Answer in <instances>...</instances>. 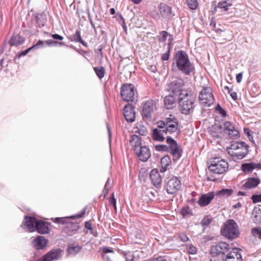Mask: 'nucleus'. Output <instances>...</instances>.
Here are the masks:
<instances>
[{
	"mask_svg": "<svg viewBox=\"0 0 261 261\" xmlns=\"http://www.w3.org/2000/svg\"><path fill=\"white\" fill-rule=\"evenodd\" d=\"M224 261H243L240 250L233 248L229 250L226 255L223 256Z\"/></svg>",
	"mask_w": 261,
	"mask_h": 261,
	"instance_id": "obj_13",
	"label": "nucleus"
},
{
	"mask_svg": "<svg viewBox=\"0 0 261 261\" xmlns=\"http://www.w3.org/2000/svg\"><path fill=\"white\" fill-rule=\"evenodd\" d=\"M120 94L123 100L126 101H134L137 98L136 89L131 84H123L121 88Z\"/></svg>",
	"mask_w": 261,
	"mask_h": 261,
	"instance_id": "obj_7",
	"label": "nucleus"
},
{
	"mask_svg": "<svg viewBox=\"0 0 261 261\" xmlns=\"http://www.w3.org/2000/svg\"><path fill=\"white\" fill-rule=\"evenodd\" d=\"M44 15L42 14H38L36 16V18L37 19V22L38 23V25L39 27H43L44 25V23L45 21L43 18Z\"/></svg>",
	"mask_w": 261,
	"mask_h": 261,
	"instance_id": "obj_40",
	"label": "nucleus"
},
{
	"mask_svg": "<svg viewBox=\"0 0 261 261\" xmlns=\"http://www.w3.org/2000/svg\"><path fill=\"white\" fill-rule=\"evenodd\" d=\"M130 145L134 147V150L136 148H139L141 146V138L137 135H133L131 136L129 140Z\"/></svg>",
	"mask_w": 261,
	"mask_h": 261,
	"instance_id": "obj_31",
	"label": "nucleus"
},
{
	"mask_svg": "<svg viewBox=\"0 0 261 261\" xmlns=\"http://www.w3.org/2000/svg\"><path fill=\"white\" fill-rule=\"evenodd\" d=\"M152 261H166L165 259L163 258L162 257H158L155 259H154Z\"/></svg>",
	"mask_w": 261,
	"mask_h": 261,
	"instance_id": "obj_64",
	"label": "nucleus"
},
{
	"mask_svg": "<svg viewBox=\"0 0 261 261\" xmlns=\"http://www.w3.org/2000/svg\"><path fill=\"white\" fill-rule=\"evenodd\" d=\"M85 228H86L87 229H88L89 230H92V224L89 222H88V221L85 222Z\"/></svg>",
	"mask_w": 261,
	"mask_h": 261,
	"instance_id": "obj_60",
	"label": "nucleus"
},
{
	"mask_svg": "<svg viewBox=\"0 0 261 261\" xmlns=\"http://www.w3.org/2000/svg\"><path fill=\"white\" fill-rule=\"evenodd\" d=\"M228 168V163L224 159L215 158L211 161L208 166L210 172L215 174L224 173Z\"/></svg>",
	"mask_w": 261,
	"mask_h": 261,
	"instance_id": "obj_6",
	"label": "nucleus"
},
{
	"mask_svg": "<svg viewBox=\"0 0 261 261\" xmlns=\"http://www.w3.org/2000/svg\"><path fill=\"white\" fill-rule=\"evenodd\" d=\"M164 101L165 107L167 109H172L175 105V99L170 95L165 96Z\"/></svg>",
	"mask_w": 261,
	"mask_h": 261,
	"instance_id": "obj_30",
	"label": "nucleus"
},
{
	"mask_svg": "<svg viewBox=\"0 0 261 261\" xmlns=\"http://www.w3.org/2000/svg\"><path fill=\"white\" fill-rule=\"evenodd\" d=\"M230 96L233 100H237L238 99V95L236 92L231 91L229 93Z\"/></svg>",
	"mask_w": 261,
	"mask_h": 261,
	"instance_id": "obj_59",
	"label": "nucleus"
},
{
	"mask_svg": "<svg viewBox=\"0 0 261 261\" xmlns=\"http://www.w3.org/2000/svg\"><path fill=\"white\" fill-rule=\"evenodd\" d=\"M45 43L49 46H55L57 45L58 43L53 40H47L45 41Z\"/></svg>",
	"mask_w": 261,
	"mask_h": 261,
	"instance_id": "obj_55",
	"label": "nucleus"
},
{
	"mask_svg": "<svg viewBox=\"0 0 261 261\" xmlns=\"http://www.w3.org/2000/svg\"><path fill=\"white\" fill-rule=\"evenodd\" d=\"M180 240L183 242H186L189 241V238L186 234L182 233L179 235Z\"/></svg>",
	"mask_w": 261,
	"mask_h": 261,
	"instance_id": "obj_52",
	"label": "nucleus"
},
{
	"mask_svg": "<svg viewBox=\"0 0 261 261\" xmlns=\"http://www.w3.org/2000/svg\"><path fill=\"white\" fill-rule=\"evenodd\" d=\"M241 205H242L241 203L239 202L237 203L236 204L233 205V207L234 208H240L241 206Z\"/></svg>",
	"mask_w": 261,
	"mask_h": 261,
	"instance_id": "obj_63",
	"label": "nucleus"
},
{
	"mask_svg": "<svg viewBox=\"0 0 261 261\" xmlns=\"http://www.w3.org/2000/svg\"><path fill=\"white\" fill-rule=\"evenodd\" d=\"M39 220L34 217L25 216L23 223L24 229L29 232H34L36 230V224Z\"/></svg>",
	"mask_w": 261,
	"mask_h": 261,
	"instance_id": "obj_18",
	"label": "nucleus"
},
{
	"mask_svg": "<svg viewBox=\"0 0 261 261\" xmlns=\"http://www.w3.org/2000/svg\"><path fill=\"white\" fill-rule=\"evenodd\" d=\"M259 196V195H253L252 196L251 199L253 203L260 202V197Z\"/></svg>",
	"mask_w": 261,
	"mask_h": 261,
	"instance_id": "obj_51",
	"label": "nucleus"
},
{
	"mask_svg": "<svg viewBox=\"0 0 261 261\" xmlns=\"http://www.w3.org/2000/svg\"><path fill=\"white\" fill-rule=\"evenodd\" d=\"M50 224L42 220H39L36 224V230L39 233L46 234L50 231L49 225Z\"/></svg>",
	"mask_w": 261,
	"mask_h": 261,
	"instance_id": "obj_22",
	"label": "nucleus"
},
{
	"mask_svg": "<svg viewBox=\"0 0 261 261\" xmlns=\"http://www.w3.org/2000/svg\"><path fill=\"white\" fill-rule=\"evenodd\" d=\"M222 234L229 240H233L240 234L239 228L237 222L233 219L226 221L221 229Z\"/></svg>",
	"mask_w": 261,
	"mask_h": 261,
	"instance_id": "obj_5",
	"label": "nucleus"
},
{
	"mask_svg": "<svg viewBox=\"0 0 261 261\" xmlns=\"http://www.w3.org/2000/svg\"><path fill=\"white\" fill-rule=\"evenodd\" d=\"M230 250L229 245L225 242H221L213 246L211 249V254L213 256L222 254L223 256Z\"/></svg>",
	"mask_w": 261,
	"mask_h": 261,
	"instance_id": "obj_11",
	"label": "nucleus"
},
{
	"mask_svg": "<svg viewBox=\"0 0 261 261\" xmlns=\"http://www.w3.org/2000/svg\"><path fill=\"white\" fill-rule=\"evenodd\" d=\"M212 220L211 218L207 216L205 217L201 221V224L202 226H207L211 223Z\"/></svg>",
	"mask_w": 261,
	"mask_h": 261,
	"instance_id": "obj_45",
	"label": "nucleus"
},
{
	"mask_svg": "<svg viewBox=\"0 0 261 261\" xmlns=\"http://www.w3.org/2000/svg\"><path fill=\"white\" fill-rule=\"evenodd\" d=\"M188 252L189 254H195L197 252V248L195 246L192 245H190L189 246Z\"/></svg>",
	"mask_w": 261,
	"mask_h": 261,
	"instance_id": "obj_49",
	"label": "nucleus"
},
{
	"mask_svg": "<svg viewBox=\"0 0 261 261\" xmlns=\"http://www.w3.org/2000/svg\"><path fill=\"white\" fill-rule=\"evenodd\" d=\"M166 145H157L155 146V149L159 151H166L171 153L174 160H178L181 156L182 150L177 142L171 137H167Z\"/></svg>",
	"mask_w": 261,
	"mask_h": 261,
	"instance_id": "obj_4",
	"label": "nucleus"
},
{
	"mask_svg": "<svg viewBox=\"0 0 261 261\" xmlns=\"http://www.w3.org/2000/svg\"><path fill=\"white\" fill-rule=\"evenodd\" d=\"M253 215H254L255 220L258 221L261 220V210L258 207H255L253 211Z\"/></svg>",
	"mask_w": 261,
	"mask_h": 261,
	"instance_id": "obj_38",
	"label": "nucleus"
},
{
	"mask_svg": "<svg viewBox=\"0 0 261 261\" xmlns=\"http://www.w3.org/2000/svg\"><path fill=\"white\" fill-rule=\"evenodd\" d=\"M252 236L256 238L261 240V227H254L251 229V231Z\"/></svg>",
	"mask_w": 261,
	"mask_h": 261,
	"instance_id": "obj_36",
	"label": "nucleus"
},
{
	"mask_svg": "<svg viewBox=\"0 0 261 261\" xmlns=\"http://www.w3.org/2000/svg\"><path fill=\"white\" fill-rule=\"evenodd\" d=\"M167 133L165 129L155 128L153 130L152 138L155 141L163 142L165 140V135Z\"/></svg>",
	"mask_w": 261,
	"mask_h": 261,
	"instance_id": "obj_26",
	"label": "nucleus"
},
{
	"mask_svg": "<svg viewBox=\"0 0 261 261\" xmlns=\"http://www.w3.org/2000/svg\"><path fill=\"white\" fill-rule=\"evenodd\" d=\"M135 111L131 105H126L123 109V115L127 122H133L135 120Z\"/></svg>",
	"mask_w": 261,
	"mask_h": 261,
	"instance_id": "obj_19",
	"label": "nucleus"
},
{
	"mask_svg": "<svg viewBox=\"0 0 261 261\" xmlns=\"http://www.w3.org/2000/svg\"><path fill=\"white\" fill-rule=\"evenodd\" d=\"M160 35L158 37L160 42H164L166 40L168 33L167 31H163L160 33Z\"/></svg>",
	"mask_w": 261,
	"mask_h": 261,
	"instance_id": "obj_42",
	"label": "nucleus"
},
{
	"mask_svg": "<svg viewBox=\"0 0 261 261\" xmlns=\"http://www.w3.org/2000/svg\"><path fill=\"white\" fill-rule=\"evenodd\" d=\"M61 256L62 250L60 249H54L36 261H54L58 259Z\"/></svg>",
	"mask_w": 261,
	"mask_h": 261,
	"instance_id": "obj_14",
	"label": "nucleus"
},
{
	"mask_svg": "<svg viewBox=\"0 0 261 261\" xmlns=\"http://www.w3.org/2000/svg\"><path fill=\"white\" fill-rule=\"evenodd\" d=\"M47 240L42 236L37 237L32 242L33 246L38 250L43 249L45 248L47 245Z\"/></svg>",
	"mask_w": 261,
	"mask_h": 261,
	"instance_id": "obj_24",
	"label": "nucleus"
},
{
	"mask_svg": "<svg viewBox=\"0 0 261 261\" xmlns=\"http://www.w3.org/2000/svg\"><path fill=\"white\" fill-rule=\"evenodd\" d=\"M109 202L114 207L115 209L116 210V200L114 197V193H112L111 196L109 198Z\"/></svg>",
	"mask_w": 261,
	"mask_h": 261,
	"instance_id": "obj_48",
	"label": "nucleus"
},
{
	"mask_svg": "<svg viewBox=\"0 0 261 261\" xmlns=\"http://www.w3.org/2000/svg\"><path fill=\"white\" fill-rule=\"evenodd\" d=\"M102 257L105 261H113L112 256L111 257L107 254H103Z\"/></svg>",
	"mask_w": 261,
	"mask_h": 261,
	"instance_id": "obj_58",
	"label": "nucleus"
},
{
	"mask_svg": "<svg viewBox=\"0 0 261 261\" xmlns=\"http://www.w3.org/2000/svg\"><path fill=\"white\" fill-rule=\"evenodd\" d=\"M51 36H52V37L54 39H56V40H62L63 39V37L62 36H61L58 34H53Z\"/></svg>",
	"mask_w": 261,
	"mask_h": 261,
	"instance_id": "obj_57",
	"label": "nucleus"
},
{
	"mask_svg": "<svg viewBox=\"0 0 261 261\" xmlns=\"http://www.w3.org/2000/svg\"><path fill=\"white\" fill-rule=\"evenodd\" d=\"M187 5L189 7L192 9H196L198 6V2L197 0H186Z\"/></svg>",
	"mask_w": 261,
	"mask_h": 261,
	"instance_id": "obj_41",
	"label": "nucleus"
},
{
	"mask_svg": "<svg viewBox=\"0 0 261 261\" xmlns=\"http://www.w3.org/2000/svg\"><path fill=\"white\" fill-rule=\"evenodd\" d=\"M180 180L175 176L168 177L165 180V189L169 194H175L180 189Z\"/></svg>",
	"mask_w": 261,
	"mask_h": 261,
	"instance_id": "obj_9",
	"label": "nucleus"
},
{
	"mask_svg": "<svg viewBox=\"0 0 261 261\" xmlns=\"http://www.w3.org/2000/svg\"><path fill=\"white\" fill-rule=\"evenodd\" d=\"M102 252L104 253V254H106V253H114V250H112L110 247H105L103 248Z\"/></svg>",
	"mask_w": 261,
	"mask_h": 261,
	"instance_id": "obj_53",
	"label": "nucleus"
},
{
	"mask_svg": "<svg viewBox=\"0 0 261 261\" xmlns=\"http://www.w3.org/2000/svg\"><path fill=\"white\" fill-rule=\"evenodd\" d=\"M176 64L177 69L185 75L194 73L195 67L189 60L188 55L183 50L175 52L173 58V64Z\"/></svg>",
	"mask_w": 261,
	"mask_h": 261,
	"instance_id": "obj_1",
	"label": "nucleus"
},
{
	"mask_svg": "<svg viewBox=\"0 0 261 261\" xmlns=\"http://www.w3.org/2000/svg\"><path fill=\"white\" fill-rule=\"evenodd\" d=\"M166 118L164 121H159L157 122L158 128L159 129H165L166 127Z\"/></svg>",
	"mask_w": 261,
	"mask_h": 261,
	"instance_id": "obj_47",
	"label": "nucleus"
},
{
	"mask_svg": "<svg viewBox=\"0 0 261 261\" xmlns=\"http://www.w3.org/2000/svg\"><path fill=\"white\" fill-rule=\"evenodd\" d=\"M171 160L169 156L166 155L164 156L161 159V167L160 169V171L161 172H165L167 169L168 168V167L170 166L171 164Z\"/></svg>",
	"mask_w": 261,
	"mask_h": 261,
	"instance_id": "obj_28",
	"label": "nucleus"
},
{
	"mask_svg": "<svg viewBox=\"0 0 261 261\" xmlns=\"http://www.w3.org/2000/svg\"><path fill=\"white\" fill-rule=\"evenodd\" d=\"M97 76L99 79H102L105 75V70L103 67H95L93 68Z\"/></svg>",
	"mask_w": 261,
	"mask_h": 261,
	"instance_id": "obj_37",
	"label": "nucleus"
},
{
	"mask_svg": "<svg viewBox=\"0 0 261 261\" xmlns=\"http://www.w3.org/2000/svg\"><path fill=\"white\" fill-rule=\"evenodd\" d=\"M135 152L138 159L142 161L146 162L151 156V152L146 146H142L139 148H136Z\"/></svg>",
	"mask_w": 261,
	"mask_h": 261,
	"instance_id": "obj_16",
	"label": "nucleus"
},
{
	"mask_svg": "<svg viewBox=\"0 0 261 261\" xmlns=\"http://www.w3.org/2000/svg\"><path fill=\"white\" fill-rule=\"evenodd\" d=\"M214 100L212 89L210 87L203 88L199 95L200 102L205 106H210L212 105Z\"/></svg>",
	"mask_w": 261,
	"mask_h": 261,
	"instance_id": "obj_10",
	"label": "nucleus"
},
{
	"mask_svg": "<svg viewBox=\"0 0 261 261\" xmlns=\"http://www.w3.org/2000/svg\"><path fill=\"white\" fill-rule=\"evenodd\" d=\"M241 169L244 172H251L253 169L261 170V164L250 162L242 164Z\"/></svg>",
	"mask_w": 261,
	"mask_h": 261,
	"instance_id": "obj_23",
	"label": "nucleus"
},
{
	"mask_svg": "<svg viewBox=\"0 0 261 261\" xmlns=\"http://www.w3.org/2000/svg\"><path fill=\"white\" fill-rule=\"evenodd\" d=\"M242 77H243V73L242 72L239 73L238 74H237L236 80L238 83H240L241 82V81L242 80Z\"/></svg>",
	"mask_w": 261,
	"mask_h": 261,
	"instance_id": "obj_56",
	"label": "nucleus"
},
{
	"mask_svg": "<svg viewBox=\"0 0 261 261\" xmlns=\"http://www.w3.org/2000/svg\"><path fill=\"white\" fill-rule=\"evenodd\" d=\"M81 248L79 246H71L68 248V252L71 254H75L80 251Z\"/></svg>",
	"mask_w": 261,
	"mask_h": 261,
	"instance_id": "obj_39",
	"label": "nucleus"
},
{
	"mask_svg": "<svg viewBox=\"0 0 261 261\" xmlns=\"http://www.w3.org/2000/svg\"><path fill=\"white\" fill-rule=\"evenodd\" d=\"M218 112L223 117H225L226 116V112L223 108H222L221 110H220Z\"/></svg>",
	"mask_w": 261,
	"mask_h": 261,
	"instance_id": "obj_61",
	"label": "nucleus"
},
{
	"mask_svg": "<svg viewBox=\"0 0 261 261\" xmlns=\"http://www.w3.org/2000/svg\"><path fill=\"white\" fill-rule=\"evenodd\" d=\"M156 108V102L155 100L149 99L143 104L142 115L149 119L151 118L152 114Z\"/></svg>",
	"mask_w": 261,
	"mask_h": 261,
	"instance_id": "obj_12",
	"label": "nucleus"
},
{
	"mask_svg": "<svg viewBox=\"0 0 261 261\" xmlns=\"http://www.w3.org/2000/svg\"><path fill=\"white\" fill-rule=\"evenodd\" d=\"M150 178L152 183L155 187L160 186L162 181V178L158 171L154 169L151 171Z\"/></svg>",
	"mask_w": 261,
	"mask_h": 261,
	"instance_id": "obj_25",
	"label": "nucleus"
},
{
	"mask_svg": "<svg viewBox=\"0 0 261 261\" xmlns=\"http://www.w3.org/2000/svg\"><path fill=\"white\" fill-rule=\"evenodd\" d=\"M196 98L191 91H184L178 98L179 109L184 115H189L193 113L195 107Z\"/></svg>",
	"mask_w": 261,
	"mask_h": 261,
	"instance_id": "obj_2",
	"label": "nucleus"
},
{
	"mask_svg": "<svg viewBox=\"0 0 261 261\" xmlns=\"http://www.w3.org/2000/svg\"><path fill=\"white\" fill-rule=\"evenodd\" d=\"M44 42L42 40H39L38 41V42L34 45L32 46V47L29 48L28 49L20 51L19 54L16 56L15 58V60H16L17 58H20L21 56H24L26 55L30 51L34 49H39L41 47H42L44 46Z\"/></svg>",
	"mask_w": 261,
	"mask_h": 261,
	"instance_id": "obj_27",
	"label": "nucleus"
},
{
	"mask_svg": "<svg viewBox=\"0 0 261 261\" xmlns=\"http://www.w3.org/2000/svg\"><path fill=\"white\" fill-rule=\"evenodd\" d=\"M71 41L81 43L83 45L86 46L87 43L84 41L81 36L80 30H76L75 33L71 37Z\"/></svg>",
	"mask_w": 261,
	"mask_h": 261,
	"instance_id": "obj_32",
	"label": "nucleus"
},
{
	"mask_svg": "<svg viewBox=\"0 0 261 261\" xmlns=\"http://www.w3.org/2000/svg\"><path fill=\"white\" fill-rule=\"evenodd\" d=\"M137 132L141 136H145L147 134V130L146 127L143 125H139L137 127Z\"/></svg>",
	"mask_w": 261,
	"mask_h": 261,
	"instance_id": "obj_44",
	"label": "nucleus"
},
{
	"mask_svg": "<svg viewBox=\"0 0 261 261\" xmlns=\"http://www.w3.org/2000/svg\"><path fill=\"white\" fill-rule=\"evenodd\" d=\"M260 182L258 177L248 178L243 187L245 189H251L256 187Z\"/></svg>",
	"mask_w": 261,
	"mask_h": 261,
	"instance_id": "obj_21",
	"label": "nucleus"
},
{
	"mask_svg": "<svg viewBox=\"0 0 261 261\" xmlns=\"http://www.w3.org/2000/svg\"><path fill=\"white\" fill-rule=\"evenodd\" d=\"M190 213V210L188 207H184L181 211V213L183 216L188 215Z\"/></svg>",
	"mask_w": 261,
	"mask_h": 261,
	"instance_id": "obj_50",
	"label": "nucleus"
},
{
	"mask_svg": "<svg viewBox=\"0 0 261 261\" xmlns=\"http://www.w3.org/2000/svg\"><path fill=\"white\" fill-rule=\"evenodd\" d=\"M73 216H71V217H62V218H56L53 221L54 222L57 223H60L62 224H64L65 223H67V220L69 219L70 218H73Z\"/></svg>",
	"mask_w": 261,
	"mask_h": 261,
	"instance_id": "obj_43",
	"label": "nucleus"
},
{
	"mask_svg": "<svg viewBox=\"0 0 261 261\" xmlns=\"http://www.w3.org/2000/svg\"><path fill=\"white\" fill-rule=\"evenodd\" d=\"M159 10L162 15L166 16L171 13V8L165 4H161Z\"/></svg>",
	"mask_w": 261,
	"mask_h": 261,
	"instance_id": "obj_33",
	"label": "nucleus"
},
{
	"mask_svg": "<svg viewBox=\"0 0 261 261\" xmlns=\"http://www.w3.org/2000/svg\"><path fill=\"white\" fill-rule=\"evenodd\" d=\"M232 192L233 191L231 189H223L218 191L216 193V195L228 197L232 194Z\"/></svg>",
	"mask_w": 261,
	"mask_h": 261,
	"instance_id": "obj_35",
	"label": "nucleus"
},
{
	"mask_svg": "<svg viewBox=\"0 0 261 261\" xmlns=\"http://www.w3.org/2000/svg\"><path fill=\"white\" fill-rule=\"evenodd\" d=\"M171 51V47L168 45L167 51L163 54L162 56V60L163 61H167L169 59L170 57V53Z\"/></svg>",
	"mask_w": 261,
	"mask_h": 261,
	"instance_id": "obj_46",
	"label": "nucleus"
},
{
	"mask_svg": "<svg viewBox=\"0 0 261 261\" xmlns=\"http://www.w3.org/2000/svg\"><path fill=\"white\" fill-rule=\"evenodd\" d=\"M249 145L244 142L232 141L227 147L228 153L236 160L244 158L249 152Z\"/></svg>",
	"mask_w": 261,
	"mask_h": 261,
	"instance_id": "obj_3",
	"label": "nucleus"
},
{
	"mask_svg": "<svg viewBox=\"0 0 261 261\" xmlns=\"http://www.w3.org/2000/svg\"><path fill=\"white\" fill-rule=\"evenodd\" d=\"M124 256L125 257L126 261L130 259H133L134 258V255L132 253L129 252V253H123Z\"/></svg>",
	"mask_w": 261,
	"mask_h": 261,
	"instance_id": "obj_54",
	"label": "nucleus"
},
{
	"mask_svg": "<svg viewBox=\"0 0 261 261\" xmlns=\"http://www.w3.org/2000/svg\"><path fill=\"white\" fill-rule=\"evenodd\" d=\"M119 17L121 18V19L122 21V27L124 30H125L126 29V27L124 21L123 20V18L121 15H119Z\"/></svg>",
	"mask_w": 261,
	"mask_h": 261,
	"instance_id": "obj_62",
	"label": "nucleus"
},
{
	"mask_svg": "<svg viewBox=\"0 0 261 261\" xmlns=\"http://www.w3.org/2000/svg\"><path fill=\"white\" fill-rule=\"evenodd\" d=\"M24 39L19 35H13L10 40L9 43L11 46H17L22 44Z\"/></svg>",
	"mask_w": 261,
	"mask_h": 261,
	"instance_id": "obj_29",
	"label": "nucleus"
},
{
	"mask_svg": "<svg viewBox=\"0 0 261 261\" xmlns=\"http://www.w3.org/2000/svg\"><path fill=\"white\" fill-rule=\"evenodd\" d=\"M224 132L227 134L230 138L239 137V131L234 124L230 121H226L223 123Z\"/></svg>",
	"mask_w": 261,
	"mask_h": 261,
	"instance_id": "obj_15",
	"label": "nucleus"
},
{
	"mask_svg": "<svg viewBox=\"0 0 261 261\" xmlns=\"http://www.w3.org/2000/svg\"><path fill=\"white\" fill-rule=\"evenodd\" d=\"M185 82L181 78H177L173 80L168 85L167 90L171 93L175 95H178L180 97V94L184 91H188L185 90L184 88Z\"/></svg>",
	"mask_w": 261,
	"mask_h": 261,
	"instance_id": "obj_8",
	"label": "nucleus"
},
{
	"mask_svg": "<svg viewBox=\"0 0 261 261\" xmlns=\"http://www.w3.org/2000/svg\"><path fill=\"white\" fill-rule=\"evenodd\" d=\"M214 196L215 194L213 192L203 194L199 198L198 203L201 206L207 205L213 199Z\"/></svg>",
	"mask_w": 261,
	"mask_h": 261,
	"instance_id": "obj_20",
	"label": "nucleus"
},
{
	"mask_svg": "<svg viewBox=\"0 0 261 261\" xmlns=\"http://www.w3.org/2000/svg\"><path fill=\"white\" fill-rule=\"evenodd\" d=\"M166 124V127L165 130L167 134H172L177 132H178L177 134H178L179 132L178 128V124L175 118H167Z\"/></svg>",
	"mask_w": 261,
	"mask_h": 261,
	"instance_id": "obj_17",
	"label": "nucleus"
},
{
	"mask_svg": "<svg viewBox=\"0 0 261 261\" xmlns=\"http://www.w3.org/2000/svg\"><path fill=\"white\" fill-rule=\"evenodd\" d=\"M232 6L231 2L229 0L219 2L217 4V8L223 9L225 11L228 10L229 8Z\"/></svg>",
	"mask_w": 261,
	"mask_h": 261,
	"instance_id": "obj_34",
	"label": "nucleus"
}]
</instances>
